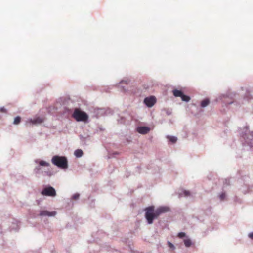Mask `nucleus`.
I'll use <instances>...</instances> for the list:
<instances>
[{
  "label": "nucleus",
  "mask_w": 253,
  "mask_h": 253,
  "mask_svg": "<svg viewBox=\"0 0 253 253\" xmlns=\"http://www.w3.org/2000/svg\"><path fill=\"white\" fill-rule=\"evenodd\" d=\"M169 211V209L167 207H160L155 210L154 206H151L144 209L145 211V217L148 223L151 224L155 218H158L162 213L167 212Z\"/></svg>",
  "instance_id": "obj_1"
},
{
  "label": "nucleus",
  "mask_w": 253,
  "mask_h": 253,
  "mask_svg": "<svg viewBox=\"0 0 253 253\" xmlns=\"http://www.w3.org/2000/svg\"><path fill=\"white\" fill-rule=\"evenodd\" d=\"M51 162L54 165L62 169H67L68 166L67 159L64 156H54Z\"/></svg>",
  "instance_id": "obj_2"
},
{
  "label": "nucleus",
  "mask_w": 253,
  "mask_h": 253,
  "mask_svg": "<svg viewBox=\"0 0 253 253\" xmlns=\"http://www.w3.org/2000/svg\"><path fill=\"white\" fill-rule=\"evenodd\" d=\"M73 117L77 121H86L88 119V116L87 114L80 110L78 108H76L75 109L74 112L73 114Z\"/></svg>",
  "instance_id": "obj_3"
},
{
  "label": "nucleus",
  "mask_w": 253,
  "mask_h": 253,
  "mask_svg": "<svg viewBox=\"0 0 253 253\" xmlns=\"http://www.w3.org/2000/svg\"><path fill=\"white\" fill-rule=\"evenodd\" d=\"M41 194L43 196L54 197L56 195L55 189L51 186H48L44 188L41 192Z\"/></svg>",
  "instance_id": "obj_4"
},
{
  "label": "nucleus",
  "mask_w": 253,
  "mask_h": 253,
  "mask_svg": "<svg viewBox=\"0 0 253 253\" xmlns=\"http://www.w3.org/2000/svg\"><path fill=\"white\" fill-rule=\"evenodd\" d=\"M173 95L176 97H180L183 101L188 102L190 100L189 96L184 95L181 90L174 89L172 91Z\"/></svg>",
  "instance_id": "obj_5"
},
{
  "label": "nucleus",
  "mask_w": 253,
  "mask_h": 253,
  "mask_svg": "<svg viewBox=\"0 0 253 253\" xmlns=\"http://www.w3.org/2000/svg\"><path fill=\"white\" fill-rule=\"evenodd\" d=\"M156 102V99L153 96L146 97L144 99V103L148 107H152Z\"/></svg>",
  "instance_id": "obj_6"
},
{
  "label": "nucleus",
  "mask_w": 253,
  "mask_h": 253,
  "mask_svg": "<svg viewBox=\"0 0 253 253\" xmlns=\"http://www.w3.org/2000/svg\"><path fill=\"white\" fill-rule=\"evenodd\" d=\"M44 120L43 117H37L34 119H29L27 121V123H31L32 124H39L42 123Z\"/></svg>",
  "instance_id": "obj_7"
},
{
  "label": "nucleus",
  "mask_w": 253,
  "mask_h": 253,
  "mask_svg": "<svg viewBox=\"0 0 253 253\" xmlns=\"http://www.w3.org/2000/svg\"><path fill=\"white\" fill-rule=\"evenodd\" d=\"M150 130V128L147 126H141L137 128V131L142 134H147Z\"/></svg>",
  "instance_id": "obj_8"
},
{
  "label": "nucleus",
  "mask_w": 253,
  "mask_h": 253,
  "mask_svg": "<svg viewBox=\"0 0 253 253\" xmlns=\"http://www.w3.org/2000/svg\"><path fill=\"white\" fill-rule=\"evenodd\" d=\"M56 212L55 211L49 212L47 211H42L40 213V216H53L55 215Z\"/></svg>",
  "instance_id": "obj_9"
},
{
  "label": "nucleus",
  "mask_w": 253,
  "mask_h": 253,
  "mask_svg": "<svg viewBox=\"0 0 253 253\" xmlns=\"http://www.w3.org/2000/svg\"><path fill=\"white\" fill-rule=\"evenodd\" d=\"M74 154L77 157H80L83 155V152L82 150L77 149L75 151Z\"/></svg>",
  "instance_id": "obj_10"
},
{
  "label": "nucleus",
  "mask_w": 253,
  "mask_h": 253,
  "mask_svg": "<svg viewBox=\"0 0 253 253\" xmlns=\"http://www.w3.org/2000/svg\"><path fill=\"white\" fill-rule=\"evenodd\" d=\"M210 103V100L208 99H205L202 101L201 103V106L202 107H205L207 106Z\"/></svg>",
  "instance_id": "obj_11"
},
{
  "label": "nucleus",
  "mask_w": 253,
  "mask_h": 253,
  "mask_svg": "<svg viewBox=\"0 0 253 253\" xmlns=\"http://www.w3.org/2000/svg\"><path fill=\"white\" fill-rule=\"evenodd\" d=\"M39 164L40 166H41L48 167L50 165L49 163L46 162V161H43V160L40 161L39 162Z\"/></svg>",
  "instance_id": "obj_12"
},
{
  "label": "nucleus",
  "mask_w": 253,
  "mask_h": 253,
  "mask_svg": "<svg viewBox=\"0 0 253 253\" xmlns=\"http://www.w3.org/2000/svg\"><path fill=\"white\" fill-rule=\"evenodd\" d=\"M167 138L172 143H175L177 141V138L175 136H168Z\"/></svg>",
  "instance_id": "obj_13"
},
{
  "label": "nucleus",
  "mask_w": 253,
  "mask_h": 253,
  "mask_svg": "<svg viewBox=\"0 0 253 253\" xmlns=\"http://www.w3.org/2000/svg\"><path fill=\"white\" fill-rule=\"evenodd\" d=\"M184 242L185 246L187 247H189L191 245V241L189 239H184Z\"/></svg>",
  "instance_id": "obj_14"
},
{
  "label": "nucleus",
  "mask_w": 253,
  "mask_h": 253,
  "mask_svg": "<svg viewBox=\"0 0 253 253\" xmlns=\"http://www.w3.org/2000/svg\"><path fill=\"white\" fill-rule=\"evenodd\" d=\"M21 121V118L19 116H17L15 118L14 120V124L15 125L18 124Z\"/></svg>",
  "instance_id": "obj_15"
},
{
  "label": "nucleus",
  "mask_w": 253,
  "mask_h": 253,
  "mask_svg": "<svg viewBox=\"0 0 253 253\" xmlns=\"http://www.w3.org/2000/svg\"><path fill=\"white\" fill-rule=\"evenodd\" d=\"M226 197V195H225V193H222L221 194H220L219 195V198L220 199V200L221 201L222 200H224L225 198Z\"/></svg>",
  "instance_id": "obj_16"
},
{
  "label": "nucleus",
  "mask_w": 253,
  "mask_h": 253,
  "mask_svg": "<svg viewBox=\"0 0 253 253\" xmlns=\"http://www.w3.org/2000/svg\"><path fill=\"white\" fill-rule=\"evenodd\" d=\"M185 236V233L184 232H180L178 234V237L182 238Z\"/></svg>",
  "instance_id": "obj_17"
},
{
  "label": "nucleus",
  "mask_w": 253,
  "mask_h": 253,
  "mask_svg": "<svg viewBox=\"0 0 253 253\" xmlns=\"http://www.w3.org/2000/svg\"><path fill=\"white\" fill-rule=\"evenodd\" d=\"M41 169V168L40 167H37L36 168H35V169H34V171L36 173H38L39 171Z\"/></svg>",
  "instance_id": "obj_18"
},
{
  "label": "nucleus",
  "mask_w": 253,
  "mask_h": 253,
  "mask_svg": "<svg viewBox=\"0 0 253 253\" xmlns=\"http://www.w3.org/2000/svg\"><path fill=\"white\" fill-rule=\"evenodd\" d=\"M79 197V194H74L73 197H72V198L74 200H76V199H78Z\"/></svg>",
  "instance_id": "obj_19"
},
{
  "label": "nucleus",
  "mask_w": 253,
  "mask_h": 253,
  "mask_svg": "<svg viewBox=\"0 0 253 253\" xmlns=\"http://www.w3.org/2000/svg\"><path fill=\"white\" fill-rule=\"evenodd\" d=\"M184 194L185 196H188L190 195V193L189 191L185 190L184 191Z\"/></svg>",
  "instance_id": "obj_20"
},
{
  "label": "nucleus",
  "mask_w": 253,
  "mask_h": 253,
  "mask_svg": "<svg viewBox=\"0 0 253 253\" xmlns=\"http://www.w3.org/2000/svg\"><path fill=\"white\" fill-rule=\"evenodd\" d=\"M0 112L2 113L6 112V110L4 107L0 108Z\"/></svg>",
  "instance_id": "obj_21"
},
{
  "label": "nucleus",
  "mask_w": 253,
  "mask_h": 253,
  "mask_svg": "<svg viewBox=\"0 0 253 253\" xmlns=\"http://www.w3.org/2000/svg\"><path fill=\"white\" fill-rule=\"evenodd\" d=\"M248 236L250 238L253 240V232L249 233Z\"/></svg>",
  "instance_id": "obj_22"
},
{
  "label": "nucleus",
  "mask_w": 253,
  "mask_h": 253,
  "mask_svg": "<svg viewBox=\"0 0 253 253\" xmlns=\"http://www.w3.org/2000/svg\"><path fill=\"white\" fill-rule=\"evenodd\" d=\"M169 245L170 247H173V245L170 242H169Z\"/></svg>",
  "instance_id": "obj_23"
}]
</instances>
